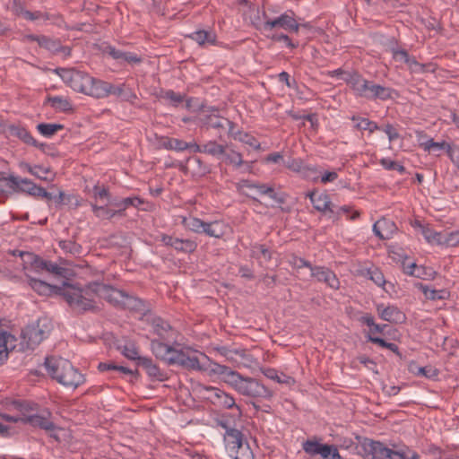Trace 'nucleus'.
Here are the masks:
<instances>
[{"label": "nucleus", "mask_w": 459, "mask_h": 459, "mask_svg": "<svg viewBox=\"0 0 459 459\" xmlns=\"http://www.w3.org/2000/svg\"><path fill=\"white\" fill-rule=\"evenodd\" d=\"M232 459H254V455L247 442L232 453L229 454Z\"/></svg>", "instance_id": "47"}, {"label": "nucleus", "mask_w": 459, "mask_h": 459, "mask_svg": "<svg viewBox=\"0 0 459 459\" xmlns=\"http://www.w3.org/2000/svg\"><path fill=\"white\" fill-rule=\"evenodd\" d=\"M288 262L292 267L298 268V269H300L302 267H307V268L311 267V264L308 261L297 256L295 254H291L289 256Z\"/></svg>", "instance_id": "60"}, {"label": "nucleus", "mask_w": 459, "mask_h": 459, "mask_svg": "<svg viewBox=\"0 0 459 459\" xmlns=\"http://www.w3.org/2000/svg\"><path fill=\"white\" fill-rule=\"evenodd\" d=\"M160 97L162 99L169 100L171 105L174 107H178L180 103H182L186 100L185 94H180V93L175 92L172 90L161 91Z\"/></svg>", "instance_id": "50"}, {"label": "nucleus", "mask_w": 459, "mask_h": 459, "mask_svg": "<svg viewBox=\"0 0 459 459\" xmlns=\"http://www.w3.org/2000/svg\"><path fill=\"white\" fill-rule=\"evenodd\" d=\"M346 81L358 96L365 98L366 95H368L367 91L370 81L364 79L358 73L350 74L349 78H347Z\"/></svg>", "instance_id": "24"}, {"label": "nucleus", "mask_w": 459, "mask_h": 459, "mask_svg": "<svg viewBox=\"0 0 459 459\" xmlns=\"http://www.w3.org/2000/svg\"><path fill=\"white\" fill-rule=\"evenodd\" d=\"M395 229V224L385 218L377 221L373 226L374 233L380 239H389Z\"/></svg>", "instance_id": "27"}, {"label": "nucleus", "mask_w": 459, "mask_h": 459, "mask_svg": "<svg viewBox=\"0 0 459 459\" xmlns=\"http://www.w3.org/2000/svg\"><path fill=\"white\" fill-rule=\"evenodd\" d=\"M47 101L56 110L60 111H70L72 110V105L68 100L63 97H48Z\"/></svg>", "instance_id": "44"}, {"label": "nucleus", "mask_w": 459, "mask_h": 459, "mask_svg": "<svg viewBox=\"0 0 459 459\" xmlns=\"http://www.w3.org/2000/svg\"><path fill=\"white\" fill-rule=\"evenodd\" d=\"M91 207L94 214L100 219L109 220L116 216V212H113V210L105 206H98L96 204H92Z\"/></svg>", "instance_id": "57"}, {"label": "nucleus", "mask_w": 459, "mask_h": 459, "mask_svg": "<svg viewBox=\"0 0 459 459\" xmlns=\"http://www.w3.org/2000/svg\"><path fill=\"white\" fill-rule=\"evenodd\" d=\"M104 52L108 53L113 59L119 63L140 64L142 62V58L137 55L131 52L121 51L112 46L106 47Z\"/></svg>", "instance_id": "21"}, {"label": "nucleus", "mask_w": 459, "mask_h": 459, "mask_svg": "<svg viewBox=\"0 0 459 459\" xmlns=\"http://www.w3.org/2000/svg\"><path fill=\"white\" fill-rule=\"evenodd\" d=\"M206 391L209 393L208 399H210L212 403L227 409L236 407L240 411L239 407L236 404L234 398L230 394H226L219 388L212 386L207 387Z\"/></svg>", "instance_id": "13"}, {"label": "nucleus", "mask_w": 459, "mask_h": 459, "mask_svg": "<svg viewBox=\"0 0 459 459\" xmlns=\"http://www.w3.org/2000/svg\"><path fill=\"white\" fill-rule=\"evenodd\" d=\"M59 247L65 252L71 254H80L81 246L72 240H62L59 242Z\"/></svg>", "instance_id": "59"}, {"label": "nucleus", "mask_w": 459, "mask_h": 459, "mask_svg": "<svg viewBox=\"0 0 459 459\" xmlns=\"http://www.w3.org/2000/svg\"><path fill=\"white\" fill-rule=\"evenodd\" d=\"M30 39L33 41H37L39 45L53 53L62 52L65 56H69L71 54V48L68 47H64L60 44L59 41L52 39L46 36H36L31 35Z\"/></svg>", "instance_id": "18"}, {"label": "nucleus", "mask_w": 459, "mask_h": 459, "mask_svg": "<svg viewBox=\"0 0 459 459\" xmlns=\"http://www.w3.org/2000/svg\"><path fill=\"white\" fill-rule=\"evenodd\" d=\"M118 350L128 359L137 360V362H139L141 357L139 356L138 348L134 342H130L123 346H118Z\"/></svg>", "instance_id": "45"}, {"label": "nucleus", "mask_w": 459, "mask_h": 459, "mask_svg": "<svg viewBox=\"0 0 459 459\" xmlns=\"http://www.w3.org/2000/svg\"><path fill=\"white\" fill-rule=\"evenodd\" d=\"M225 157V162L230 165H233L236 168H239L241 165L244 164L243 157L242 155L235 151H230V152H226L223 154Z\"/></svg>", "instance_id": "53"}, {"label": "nucleus", "mask_w": 459, "mask_h": 459, "mask_svg": "<svg viewBox=\"0 0 459 459\" xmlns=\"http://www.w3.org/2000/svg\"><path fill=\"white\" fill-rule=\"evenodd\" d=\"M151 348L152 353L156 356L157 359L166 361L170 365V358H174V352H176L177 349L173 348L171 345H169L159 340H152L151 342Z\"/></svg>", "instance_id": "19"}, {"label": "nucleus", "mask_w": 459, "mask_h": 459, "mask_svg": "<svg viewBox=\"0 0 459 459\" xmlns=\"http://www.w3.org/2000/svg\"><path fill=\"white\" fill-rule=\"evenodd\" d=\"M346 81L358 96L365 98L366 95H368L367 91L370 81L364 79L358 73L350 74L349 78H347Z\"/></svg>", "instance_id": "25"}, {"label": "nucleus", "mask_w": 459, "mask_h": 459, "mask_svg": "<svg viewBox=\"0 0 459 459\" xmlns=\"http://www.w3.org/2000/svg\"><path fill=\"white\" fill-rule=\"evenodd\" d=\"M368 341L383 348H386L392 351L393 352L396 353L398 356H401L399 347L394 342H387L385 340L380 337H373L370 334L368 335Z\"/></svg>", "instance_id": "54"}, {"label": "nucleus", "mask_w": 459, "mask_h": 459, "mask_svg": "<svg viewBox=\"0 0 459 459\" xmlns=\"http://www.w3.org/2000/svg\"><path fill=\"white\" fill-rule=\"evenodd\" d=\"M9 182L12 183V187L17 191L24 192L29 194L30 190L28 188H30V186L22 184L21 180L22 178H19L18 177H15L13 175H10L8 178H5Z\"/></svg>", "instance_id": "58"}, {"label": "nucleus", "mask_w": 459, "mask_h": 459, "mask_svg": "<svg viewBox=\"0 0 459 459\" xmlns=\"http://www.w3.org/2000/svg\"><path fill=\"white\" fill-rule=\"evenodd\" d=\"M20 255L24 259L25 263L30 264L31 268L36 273H41L42 271H45V267L47 266V260H44L40 256L30 252H21Z\"/></svg>", "instance_id": "31"}, {"label": "nucleus", "mask_w": 459, "mask_h": 459, "mask_svg": "<svg viewBox=\"0 0 459 459\" xmlns=\"http://www.w3.org/2000/svg\"><path fill=\"white\" fill-rule=\"evenodd\" d=\"M213 371L221 376L225 383L230 385L239 374L237 371L232 370L230 368L222 365H216Z\"/></svg>", "instance_id": "38"}, {"label": "nucleus", "mask_w": 459, "mask_h": 459, "mask_svg": "<svg viewBox=\"0 0 459 459\" xmlns=\"http://www.w3.org/2000/svg\"><path fill=\"white\" fill-rule=\"evenodd\" d=\"M99 88L96 99H103L107 98L110 94L116 95V96H122L125 91L126 85L119 84V85H114L110 82L100 80Z\"/></svg>", "instance_id": "23"}, {"label": "nucleus", "mask_w": 459, "mask_h": 459, "mask_svg": "<svg viewBox=\"0 0 459 459\" xmlns=\"http://www.w3.org/2000/svg\"><path fill=\"white\" fill-rule=\"evenodd\" d=\"M122 309H128L133 312L143 313L147 310L146 304L144 300L132 296L127 292L125 295L124 300L122 302L121 307Z\"/></svg>", "instance_id": "28"}, {"label": "nucleus", "mask_w": 459, "mask_h": 459, "mask_svg": "<svg viewBox=\"0 0 459 459\" xmlns=\"http://www.w3.org/2000/svg\"><path fill=\"white\" fill-rule=\"evenodd\" d=\"M56 73L74 91L96 99L100 79L75 68H56Z\"/></svg>", "instance_id": "3"}, {"label": "nucleus", "mask_w": 459, "mask_h": 459, "mask_svg": "<svg viewBox=\"0 0 459 459\" xmlns=\"http://www.w3.org/2000/svg\"><path fill=\"white\" fill-rule=\"evenodd\" d=\"M380 163L385 169L397 170L401 174H403L405 172V168L403 165L389 159H382L380 160Z\"/></svg>", "instance_id": "61"}, {"label": "nucleus", "mask_w": 459, "mask_h": 459, "mask_svg": "<svg viewBox=\"0 0 459 459\" xmlns=\"http://www.w3.org/2000/svg\"><path fill=\"white\" fill-rule=\"evenodd\" d=\"M364 459H407L408 455L403 450H394L385 446L382 442L365 437L360 443L359 452Z\"/></svg>", "instance_id": "5"}, {"label": "nucleus", "mask_w": 459, "mask_h": 459, "mask_svg": "<svg viewBox=\"0 0 459 459\" xmlns=\"http://www.w3.org/2000/svg\"><path fill=\"white\" fill-rule=\"evenodd\" d=\"M190 38L196 41L199 45L209 43L214 45L216 42V35L208 30H197L190 35Z\"/></svg>", "instance_id": "36"}, {"label": "nucleus", "mask_w": 459, "mask_h": 459, "mask_svg": "<svg viewBox=\"0 0 459 459\" xmlns=\"http://www.w3.org/2000/svg\"><path fill=\"white\" fill-rule=\"evenodd\" d=\"M196 247V242L192 239H181L178 238L177 240L174 241V248L177 251L193 253L195 251Z\"/></svg>", "instance_id": "43"}, {"label": "nucleus", "mask_w": 459, "mask_h": 459, "mask_svg": "<svg viewBox=\"0 0 459 459\" xmlns=\"http://www.w3.org/2000/svg\"><path fill=\"white\" fill-rule=\"evenodd\" d=\"M450 247H456L459 245V230L448 233L444 238V243Z\"/></svg>", "instance_id": "64"}, {"label": "nucleus", "mask_w": 459, "mask_h": 459, "mask_svg": "<svg viewBox=\"0 0 459 459\" xmlns=\"http://www.w3.org/2000/svg\"><path fill=\"white\" fill-rule=\"evenodd\" d=\"M231 386L240 394L251 398L271 399L273 395V392L257 379L245 377L240 374H238Z\"/></svg>", "instance_id": "6"}, {"label": "nucleus", "mask_w": 459, "mask_h": 459, "mask_svg": "<svg viewBox=\"0 0 459 459\" xmlns=\"http://www.w3.org/2000/svg\"><path fill=\"white\" fill-rule=\"evenodd\" d=\"M202 233H205L209 237L220 238L225 234V227H224L223 223H221L218 221H212V222L204 221Z\"/></svg>", "instance_id": "33"}, {"label": "nucleus", "mask_w": 459, "mask_h": 459, "mask_svg": "<svg viewBox=\"0 0 459 459\" xmlns=\"http://www.w3.org/2000/svg\"><path fill=\"white\" fill-rule=\"evenodd\" d=\"M21 167L41 180L52 181L54 179L55 175L49 168H44L39 165L30 166L26 162L21 163Z\"/></svg>", "instance_id": "30"}, {"label": "nucleus", "mask_w": 459, "mask_h": 459, "mask_svg": "<svg viewBox=\"0 0 459 459\" xmlns=\"http://www.w3.org/2000/svg\"><path fill=\"white\" fill-rule=\"evenodd\" d=\"M263 374L269 379L274 380L277 383L286 384L289 385H292L295 384V379L292 377L281 374L278 375L277 371L274 368H264L262 369Z\"/></svg>", "instance_id": "34"}, {"label": "nucleus", "mask_w": 459, "mask_h": 459, "mask_svg": "<svg viewBox=\"0 0 459 459\" xmlns=\"http://www.w3.org/2000/svg\"><path fill=\"white\" fill-rule=\"evenodd\" d=\"M393 57L395 61L406 64L410 69H413V66L420 65L415 58L411 57L408 52L404 49H393Z\"/></svg>", "instance_id": "40"}, {"label": "nucleus", "mask_w": 459, "mask_h": 459, "mask_svg": "<svg viewBox=\"0 0 459 459\" xmlns=\"http://www.w3.org/2000/svg\"><path fill=\"white\" fill-rule=\"evenodd\" d=\"M138 366L143 367L150 377L158 381H164L168 378L167 373L160 370V368L152 362L150 358H140Z\"/></svg>", "instance_id": "22"}, {"label": "nucleus", "mask_w": 459, "mask_h": 459, "mask_svg": "<svg viewBox=\"0 0 459 459\" xmlns=\"http://www.w3.org/2000/svg\"><path fill=\"white\" fill-rule=\"evenodd\" d=\"M351 120L356 122L354 126L358 130H368L369 133H373L376 130L379 129V126H377V124L376 122L371 121L365 117H359L353 116L351 117Z\"/></svg>", "instance_id": "42"}, {"label": "nucleus", "mask_w": 459, "mask_h": 459, "mask_svg": "<svg viewBox=\"0 0 459 459\" xmlns=\"http://www.w3.org/2000/svg\"><path fill=\"white\" fill-rule=\"evenodd\" d=\"M237 189L241 194L245 195L246 196L251 198L253 202L261 204V202L254 195H250L249 193H247L244 191L245 188L249 189H256L257 193L261 195H267L275 203L278 204H283L286 202V195L284 194H278L275 192L274 188L267 184H263L259 182H251L249 180H240L236 185Z\"/></svg>", "instance_id": "7"}, {"label": "nucleus", "mask_w": 459, "mask_h": 459, "mask_svg": "<svg viewBox=\"0 0 459 459\" xmlns=\"http://www.w3.org/2000/svg\"><path fill=\"white\" fill-rule=\"evenodd\" d=\"M184 225L189 229L192 231H195L196 233H202L204 221L198 219V218H189V219H184L183 221Z\"/></svg>", "instance_id": "55"}, {"label": "nucleus", "mask_w": 459, "mask_h": 459, "mask_svg": "<svg viewBox=\"0 0 459 459\" xmlns=\"http://www.w3.org/2000/svg\"><path fill=\"white\" fill-rule=\"evenodd\" d=\"M391 93H392V90L390 88L384 87V86L377 84V86H376L374 100L380 99L382 100H385L392 97Z\"/></svg>", "instance_id": "62"}, {"label": "nucleus", "mask_w": 459, "mask_h": 459, "mask_svg": "<svg viewBox=\"0 0 459 459\" xmlns=\"http://www.w3.org/2000/svg\"><path fill=\"white\" fill-rule=\"evenodd\" d=\"M418 286L420 290H421V291L424 293L425 297L429 299H443L446 294V290H437L430 289L428 285H423L422 283H420Z\"/></svg>", "instance_id": "49"}, {"label": "nucleus", "mask_w": 459, "mask_h": 459, "mask_svg": "<svg viewBox=\"0 0 459 459\" xmlns=\"http://www.w3.org/2000/svg\"><path fill=\"white\" fill-rule=\"evenodd\" d=\"M309 269L311 270L312 276L316 277L317 281H324L333 290L339 289V279L336 277L335 273L333 271L326 267L312 265Z\"/></svg>", "instance_id": "14"}, {"label": "nucleus", "mask_w": 459, "mask_h": 459, "mask_svg": "<svg viewBox=\"0 0 459 459\" xmlns=\"http://www.w3.org/2000/svg\"><path fill=\"white\" fill-rule=\"evenodd\" d=\"M203 153L214 157L225 154L226 146L217 143L215 141H209L202 145Z\"/></svg>", "instance_id": "41"}, {"label": "nucleus", "mask_w": 459, "mask_h": 459, "mask_svg": "<svg viewBox=\"0 0 459 459\" xmlns=\"http://www.w3.org/2000/svg\"><path fill=\"white\" fill-rule=\"evenodd\" d=\"M44 366L48 375L65 387L76 389L85 381L84 376L63 358L47 357Z\"/></svg>", "instance_id": "1"}, {"label": "nucleus", "mask_w": 459, "mask_h": 459, "mask_svg": "<svg viewBox=\"0 0 459 459\" xmlns=\"http://www.w3.org/2000/svg\"><path fill=\"white\" fill-rule=\"evenodd\" d=\"M29 278V285L39 295H50L52 292L56 294V287L43 281L41 280H38L32 277L28 276Z\"/></svg>", "instance_id": "32"}, {"label": "nucleus", "mask_w": 459, "mask_h": 459, "mask_svg": "<svg viewBox=\"0 0 459 459\" xmlns=\"http://www.w3.org/2000/svg\"><path fill=\"white\" fill-rule=\"evenodd\" d=\"M377 311L383 320L390 323L402 324L406 320L405 314L395 306L385 307L384 304H379L377 306Z\"/></svg>", "instance_id": "15"}, {"label": "nucleus", "mask_w": 459, "mask_h": 459, "mask_svg": "<svg viewBox=\"0 0 459 459\" xmlns=\"http://www.w3.org/2000/svg\"><path fill=\"white\" fill-rule=\"evenodd\" d=\"M318 454L324 459H342L338 449L334 446L322 445Z\"/></svg>", "instance_id": "51"}, {"label": "nucleus", "mask_w": 459, "mask_h": 459, "mask_svg": "<svg viewBox=\"0 0 459 459\" xmlns=\"http://www.w3.org/2000/svg\"><path fill=\"white\" fill-rule=\"evenodd\" d=\"M52 324L47 317L38 319L35 323L28 325L22 330L20 343L21 351L34 350L52 330Z\"/></svg>", "instance_id": "4"}, {"label": "nucleus", "mask_w": 459, "mask_h": 459, "mask_svg": "<svg viewBox=\"0 0 459 459\" xmlns=\"http://www.w3.org/2000/svg\"><path fill=\"white\" fill-rule=\"evenodd\" d=\"M56 294L64 298L69 307L76 313L82 314L87 311L97 312L99 307L91 295L94 294L88 288L84 289L64 282L60 287H56Z\"/></svg>", "instance_id": "2"}, {"label": "nucleus", "mask_w": 459, "mask_h": 459, "mask_svg": "<svg viewBox=\"0 0 459 459\" xmlns=\"http://www.w3.org/2000/svg\"><path fill=\"white\" fill-rule=\"evenodd\" d=\"M15 342L13 335L0 329V365L7 359L9 352L15 349Z\"/></svg>", "instance_id": "20"}, {"label": "nucleus", "mask_w": 459, "mask_h": 459, "mask_svg": "<svg viewBox=\"0 0 459 459\" xmlns=\"http://www.w3.org/2000/svg\"><path fill=\"white\" fill-rule=\"evenodd\" d=\"M178 365L186 369H201L196 355L190 351L177 350L174 358H170V365Z\"/></svg>", "instance_id": "12"}, {"label": "nucleus", "mask_w": 459, "mask_h": 459, "mask_svg": "<svg viewBox=\"0 0 459 459\" xmlns=\"http://www.w3.org/2000/svg\"><path fill=\"white\" fill-rule=\"evenodd\" d=\"M208 126L212 128H225L229 126V134L237 138V133L234 132V124L227 118L213 117L209 118Z\"/></svg>", "instance_id": "37"}, {"label": "nucleus", "mask_w": 459, "mask_h": 459, "mask_svg": "<svg viewBox=\"0 0 459 459\" xmlns=\"http://www.w3.org/2000/svg\"><path fill=\"white\" fill-rule=\"evenodd\" d=\"M307 196L310 199L313 206L316 210L322 212L324 213H328L329 218L334 220H338L341 213L349 214L351 212V208L349 206H342L339 207L337 211H334L333 206L330 201V198L327 195H320L316 196L314 191L308 192Z\"/></svg>", "instance_id": "9"}, {"label": "nucleus", "mask_w": 459, "mask_h": 459, "mask_svg": "<svg viewBox=\"0 0 459 459\" xmlns=\"http://www.w3.org/2000/svg\"><path fill=\"white\" fill-rule=\"evenodd\" d=\"M299 26L300 25L297 22V21L294 18V13L292 11H290L289 13H284L276 19L267 20L264 23V29L266 30L279 27L286 30L298 32Z\"/></svg>", "instance_id": "11"}, {"label": "nucleus", "mask_w": 459, "mask_h": 459, "mask_svg": "<svg viewBox=\"0 0 459 459\" xmlns=\"http://www.w3.org/2000/svg\"><path fill=\"white\" fill-rule=\"evenodd\" d=\"M323 444H320L318 442H316V441H310V440H307L306 441L304 444H303V449L305 450L306 453L307 454H310V455H317L318 454V450L320 449V447L322 446Z\"/></svg>", "instance_id": "63"}, {"label": "nucleus", "mask_w": 459, "mask_h": 459, "mask_svg": "<svg viewBox=\"0 0 459 459\" xmlns=\"http://www.w3.org/2000/svg\"><path fill=\"white\" fill-rule=\"evenodd\" d=\"M51 412L47 411L46 414H33L22 417V422L28 423L33 427H39L41 429L50 431L56 429V425L49 417Z\"/></svg>", "instance_id": "17"}, {"label": "nucleus", "mask_w": 459, "mask_h": 459, "mask_svg": "<svg viewBox=\"0 0 459 459\" xmlns=\"http://www.w3.org/2000/svg\"><path fill=\"white\" fill-rule=\"evenodd\" d=\"M421 233L429 243H437L438 245L444 243L445 236H443L441 232H437L429 227H422Z\"/></svg>", "instance_id": "46"}, {"label": "nucleus", "mask_w": 459, "mask_h": 459, "mask_svg": "<svg viewBox=\"0 0 459 459\" xmlns=\"http://www.w3.org/2000/svg\"><path fill=\"white\" fill-rule=\"evenodd\" d=\"M7 131L11 136H14L22 140L23 143L38 146V141L30 134V133L21 126L11 125L7 127Z\"/></svg>", "instance_id": "29"}, {"label": "nucleus", "mask_w": 459, "mask_h": 459, "mask_svg": "<svg viewBox=\"0 0 459 459\" xmlns=\"http://www.w3.org/2000/svg\"><path fill=\"white\" fill-rule=\"evenodd\" d=\"M251 256L261 263L268 262L272 258V252L265 245L255 244L251 248Z\"/></svg>", "instance_id": "35"}, {"label": "nucleus", "mask_w": 459, "mask_h": 459, "mask_svg": "<svg viewBox=\"0 0 459 459\" xmlns=\"http://www.w3.org/2000/svg\"><path fill=\"white\" fill-rule=\"evenodd\" d=\"M346 81L358 96L365 98L366 95H368L367 91L370 81L364 79L358 73L350 74L349 78H347Z\"/></svg>", "instance_id": "26"}, {"label": "nucleus", "mask_w": 459, "mask_h": 459, "mask_svg": "<svg viewBox=\"0 0 459 459\" xmlns=\"http://www.w3.org/2000/svg\"><path fill=\"white\" fill-rule=\"evenodd\" d=\"M152 326L154 333L162 340L170 342L176 338V331L161 317H154L152 320Z\"/></svg>", "instance_id": "16"}, {"label": "nucleus", "mask_w": 459, "mask_h": 459, "mask_svg": "<svg viewBox=\"0 0 459 459\" xmlns=\"http://www.w3.org/2000/svg\"><path fill=\"white\" fill-rule=\"evenodd\" d=\"M420 145L427 152L445 150L447 152V149L451 147V145L445 141L438 143L435 142L433 139H429L420 143Z\"/></svg>", "instance_id": "52"}, {"label": "nucleus", "mask_w": 459, "mask_h": 459, "mask_svg": "<svg viewBox=\"0 0 459 459\" xmlns=\"http://www.w3.org/2000/svg\"><path fill=\"white\" fill-rule=\"evenodd\" d=\"M89 290L94 295L105 299L110 305L117 308H120L124 300L126 291L114 288L111 285L104 284L99 281H91L88 283Z\"/></svg>", "instance_id": "8"}, {"label": "nucleus", "mask_w": 459, "mask_h": 459, "mask_svg": "<svg viewBox=\"0 0 459 459\" xmlns=\"http://www.w3.org/2000/svg\"><path fill=\"white\" fill-rule=\"evenodd\" d=\"M64 126L61 124H39L37 126L38 131L44 136L50 137L57 131L62 130Z\"/></svg>", "instance_id": "48"}, {"label": "nucleus", "mask_w": 459, "mask_h": 459, "mask_svg": "<svg viewBox=\"0 0 459 459\" xmlns=\"http://www.w3.org/2000/svg\"><path fill=\"white\" fill-rule=\"evenodd\" d=\"M161 145L163 148L167 150H174L177 152H182L187 149V143L177 139V138H170V137H164L161 140Z\"/></svg>", "instance_id": "39"}, {"label": "nucleus", "mask_w": 459, "mask_h": 459, "mask_svg": "<svg viewBox=\"0 0 459 459\" xmlns=\"http://www.w3.org/2000/svg\"><path fill=\"white\" fill-rule=\"evenodd\" d=\"M367 274L369 276V279L377 286H384L385 283L383 273L377 267L369 268Z\"/></svg>", "instance_id": "56"}, {"label": "nucleus", "mask_w": 459, "mask_h": 459, "mask_svg": "<svg viewBox=\"0 0 459 459\" xmlns=\"http://www.w3.org/2000/svg\"><path fill=\"white\" fill-rule=\"evenodd\" d=\"M219 425L225 429L224 442L225 447L229 454L239 448L246 442H244V435L242 432L233 427L228 422V420L221 419L219 420Z\"/></svg>", "instance_id": "10"}]
</instances>
